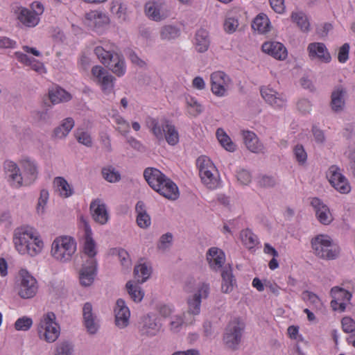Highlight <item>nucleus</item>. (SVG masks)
<instances>
[{
	"instance_id": "10",
	"label": "nucleus",
	"mask_w": 355,
	"mask_h": 355,
	"mask_svg": "<svg viewBox=\"0 0 355 355\" xmlns=\"http://www.w3.org/2000/svg\"><path fill=\"white\" fill-rule=\"evenodd\" d=\"M330 184L341 193H348L351 191L350 184L347 178L340 173L336 166H331L327 173Z\"/></svg>"
},
{
	"instance_id": "6",
	"label": "nucleus",
	"mask_w": 355,
	"mask_h": 355,
	"mask_svg": "<svg viewBox=\"0 0 355 355\" xmlns=\"http://www.w3.org/2000/svg\"><path fill=\"white\" fill-rule=\"evenodd\" d=\"M55 315L53 312H48L40 320L38 327V336L42 340L51 343L55 342L60 336V328L55 322Z\"/></svg>"
},
{
	"instance_id": "27",
	"label": "nucleus",
	"mask_w": 355,
	"mask_h": 355,
	"mask_svg": "<svg viewBox=\"0 0 355 355\" xmlns=\"http://www.w3.org/2000/svg\"><path fill=\"white\" fill-rule=\"evenodd\" d=\"M15 13L17 14V19L27 26L33 27L39 22L38 16L27 8L19 7Z\"/></svg>"
},
{
	"instance_id": "7",
	"label": "nucleus",
	"mask_w": 355,
	"mask_h": 355,
	"mask_svg": "<svg viewBox=\"0 0 355 355\" xmlns=\"http://www.w3.org/2000/svg\"><path fill=\"white\" fill-rule=\"evenodd\" d=\"M244 327V324L237 318L229 322L223 336V342L227 348L232 350L238 349Z\"/></svg>"
},
{
	"instance_id": "24",
	"label": "nucleus",
	"mask_w": 355,
	"mask_h": 355,
	"mask_svg": "<svg viewBox=\"0 0 355 355\" xmlns=\"http://www.w3.org/2000/svg\"><path fill=\"white\" fill-rule=\"evenodd\" d=\"M107 22V16L97 10H92L85 15V24L92 28H99Z\"/></svg>"
},
{
	"instance_id": "49",
	"label": "nucleus",
	"mask_w": 355,
	"mask_h": 355,
	"mask_svg": "<svg viewBox=\"0 0 355 355\" xmlns=\"http://www.w3.org/2000/svg\"><path fill=\"white\" fill-rule=\"evenodd\" d=\"M103 178L110 182H116L121 180V175L114 167L110 166L102 169Z\"/></svg>"
},
{
	"instance_id": "31",
	"label": "nucleus",
	"mask_w": 355,
	"mask_h": 355,
	"mask_svg": "<svg viewBox=\"0 0 355 355\" xmlns=\"http://www.w3.org/2000/svg\"><path fill=\"white\" fill-rule=\"evenodd\" d=\"M74 124V120L71 117L66 118L53 130V137L56 139H64L73 128Z\"/></svg>"
},
{
	"instance_id": "53",
	"label": "nucleus",
	"mask_w": 355,
	"mask_h": 355,
	"mask_svg": "<svg viewBox=\"0 0 355 355\" xmlns=\"http://www.w3.org/2000/svg\"><path fill=\"white\" fill-rule=\"evenodd\" d=\"M77 141L87 147H91L92 145V139L88 132L84 131L83 129H77L75 133Z\"/></svg>"
},
{
	"instance_id": "51",
	"label": "nucleus",
	"mask_w": 355,
	"mask_h": 355,
	"mask_svg": "<svg viewBox=\"0 0 355 355\" xmlns=\"http://www.w3.org/2000/svg\"><path fill=\"white\" fill-rule=\"evenodd\" d=\"M114 80V78L112 75L107 74L105 76L102 77V79L98 81L104 94H110L113 92Z\"/></svg>"
},
{
	"instance_id": "21",
	"label": "nucleus",
	"mask_w": 355,
	"mask_h": 355,
	"mask_svg": "<svg viewBox=\"0 0 355 355\" xmlns=\"http://www.w3.org/2000/svg\"><path fill=\"white\" fill-rule=\"evenodd\" d=\"M97 262L96 259H88L80 272V282L84 286H90L94 279Z\"/></svg>"
},
{
	"instance_id": "29",
	"label": "nucleus",
	"mask_w": 355,
	"mask_h": 355,
	"mask_svg": "<svg viewBox=\"0 0 355 355\" xmlns=\"http://www.w3.org/2000/svg\"><path fill=\"white\" fill-rule=\"evenodd\" d=\"M207 259L212 269L218 270L220 268L224 263L225 256L223 252L219 249L211 248L207 252Z\"/></svg>"
},
{
	"instance_id": "46",
	"label": "nucleus",
	"mask_w": 355,
	"mask_h": 355,
	"mask_svg": "<svg viewBox=\"0 0 355 355\" xmlns=\"http://www.w3.org/2000/svg\"><path fill=\"white\" fill-rule=\"evenodd\" d=\"M240 236L242 243L248 249L253 248L258 243L257 236L248 229L241 231Z\"/></svg>"
},
{
	"instance_id": "4",
	"label": "nucleus",
	"mask_w": 355,
	"mask_h": 355,
	"mask_svg": "<svg viewBox=\"0 0 355 355\" xmlns=\"http://www.w3.org/2000/svg\"><path fill=\"white\" fill-rule=\"evenodd\" d=\"M197 165L203 184L210 189L217 188L220 184L219 175L210 159L206 156H201L197 159Z\"/></svg>"
},
{
	"instance_id": "34",
	"label": "nucleus",
	"mask_w": 355,
	"mask_h": 355,
	"mask_svg": "<svg viewBox=\"0 0 355 355\" xmlns=\"http://www.w3.org/2000/svg\"><path fill=\"white\" fill-rule=\"evenodd\" d=\"M49 96L53 105L67 102L71 98V94L60 87L50 90Z\"/></svg>"
},
{
	"instance_id": "18",
	"label": "nucleus",
	"mask_w": 355,
	"mask_h": 355,
	"mask_svg": "<svg viewBox=\"0 0 355 355\" xmlns=\"http://www.w3.org/2000/svg\"><path fill=\"white\" fill-rule=\"evenodd\" d=\"M347 89L342 85L336 86L331 94L330 105L331 110L335 112H340L344 110L345 105V96Z\"/></svg>"
},
{
	"instance_id": "25",
	"label": "nucleus",
	"mask_w": 355,
	"mask_h": 355,
	"mask_svg": "<svg viewBox=\"0 0 355 355\" xmlns=\"http://www.w3.org/2000/svg\"><path fill=\"white\" fill-rule=\"evenodd\" d=\"M261 94L264 100L270 105L282 107L286 103V98L282 94H279L270 88H263L261 89Z\"/></svg>"
},
{
	"instance_id": "52",
	"label": "nucleus",
	"mask_w": 355,
	"mask_h": 355,
	"mask_svg": "<svg viewBox=\"0 0 355 355\" xmlns=\"http://www.w3.org/2000/svg\"><path fill=\"white\" fill-rule=\"evenodd\" d=\"M331 295L332 298L336 299L340 302L345 300L349 301L352 297V294L349 292L339 287L332 288L331 290Z\"/></svg>"
},
{
	"instance_id": "58",
	"label": "nucleus",
	"mask_w": 355,
	"mask_h": 355,
	"mask_svg": "<svg viewBox=\"0 0 355 355\" xmlns=\"http://www.w3.org/2000/svg\"><path fill=\"white\" fill-rule=\"evenodd\" d=\"M238 182L242 185H248L252 182V175L245 169L240 170L236 175Z\"/></svg>"
},
{
	"instance_id": "61",
	"label": "nucleus",
	"mask_w": 355,
	"mask_h": 355,
	"mask_svg": "<svg viewBox=\"0 0 355 355\" xmlns=\"http://www.w3.org/2000/svg\"><path fill=\"white\" fill-rule=\"evenodd\" d=\"M239 26V21L234 17L227 18L225 23L224 27L226 32L232 33L234 32Z\"/></svg>"
},
{
	"instance_id": "42",
	"label": "nucleus",
	"mask_w": 355,
	"mask_h": 355,
	"mask_svg": "<svg viewBox=\"0 0 355 355\" xmlns=\"http://www.w3.org/2000/svg\"><path fill=\"white\" fill-rule=\"evenodd\" d=\"M145 12L151 19L158 21L164 17L160 12V6L155 2H148L145 5Z\"/></svg>"
},
{
	"instance_id": "59",
	"label": "nucleus",
	"mask_w": 355,
	"mask_h": 355,
	"mask_svg": "<svg viewBox=\"0 0 355 355\" xmlns=\"http://www.w3.org/2000/svg\"><path fill=\"white\" fill-rule=\"evenodd\" d=\"M294 155L298 162L304 164L307 159V154L302 145L297 144L295 146Z\"/></svg>"
},
{
	"instance_id": "23",
	"label": "nucleus",
	"mask_w": 355,
	"mask_h": 355,
	"mask_svg": "<svg viewBox=\"0 0 355 355\" xmlns=\"http://www.w3.org/2000/svg\"><path fill=\"white\" fill-rule=\"evenodd\" d=\"M262 51L277 60H284L287 56V51L284 45L277 42H266L262 44Z\"/></svg>"
},
{
	"instance_id": "62",
	"label": "nucleus",
	"mask_w": 355,
	"mask_h": 355,
	"mask_svg": "<svg viewBox=\"0 0 355 355\" xmlns=\"http://www.w3.org/2000/svg\"><path fill=\"white\" fill-rule=\"evenodd\" d=\"M49 199V192L46 189H42L40 191V197L38 200L37 209L38 212H44V206Z\"/></svg>"
},
{
	"instance_id": "2",
	"label": "nucleus",
	"mask_w": 355,
	"mask_h": 355,
	"mask_svg": "<svg viewBox=\"0 0 355 355\" xmlns=\"http://www.w3.org/2000/svg\"><path fill=\"white\" fill-rule=\"evenodd\" d=\"M146 125L158 141L166 139L169 145L174 146L179 141V134L174 125L164 119L159 122L158 119L148 116L145 121Z\"/></svg>"
},
{
	"instance_id": "16",
	"label": "nucleus",
	"mask_w": 355,
	"mask_h": 355,
	"mask_svg": "<svg viewBox=\"0 0 355 355\" xmlns=\"http://www.w3.org/2000/svg\"><path fill=\"white\" fill-rule=\"evenodd\" d=\"M139 329L143 336H154L159 331L160 325L157 322L155 315L147 314L141 318Z\"/></svg>"
},
{
	"instance_id": "30",
	"label": "nucleus",
	"mask_w": 355,
	"mask_h": 355,
	"mask_svg": "<svg viewBox=\"0 0 355 355\" xmlns=\"http://www.w3.org/2000/svg\"><path fill=\"white\" fill-rule=\"evenodd\" d=\"M116 47L112 45L109 49L102 46H96L94 53L103 64H110L112 59L117 58Z\"/></svg>"
},
{
	"instance_id": "57",
	"label": "nucleus",
	"mask_w": 355,
	"mask_h": 355,
	"mask_svg": "<svg viewBox=\"0 0 355 355\" xmlns=\"http://www.w3.org/2000/svg\"><path fill=\"white\" fill-rule=\"evenodd\" d=\"M341 324L344 332L349 334L355 331V321L350 317H344Z\"/></svg>"
},
{
	"instance_id": "28",
	"label": "nucleus",
	"mask_w": 355,
	"mask_h": 355,
	"mask_svg": "<svg viewBox=\"0 0 355 355\" xmlns=\"http://www.w3.org/2000/svg\"><path fill=\"white\" fill-rule=\"evenodd\" d=\"M210 37L209 32L203 28H200L196 33L195 48L198 53L206 52L210 45Z\"/></svg>"
},
{
	"instance_id": "39",
	"label": "nucleus",
	"mask_w": 355,
	"mask_h": 355,
	"mask_svg": "<svg viewBox=\"0 0 355 355\" xmlns=\"http://www.w3.org/2000/svg\"><path fill=\"white\" fill-rule=\"evenodd\" d=\"M252 27L261 33L270 31V21L266 15H259L254 19Z\"/></svg>"
},
{
	"instance_id": "64",
	"label": "nucleus",
	"mask_w": 355,
	"mask_h": 355,
	"mask_svg": "<svg viewBox=\"0 0 355 355\" xmlns=\"http://www.w3.org/2000/svg\"><path fill=\"white\" fill-rule=\"evenodd\" d=\"M137 223L141 228H147L150 225V218L148 214L137 215Z\"/></svg>"
},
{
	"instance_id": "45",
	"label": "nucleus",
	"mask_w": 355,
	"mask_h": 355,
	"mask_svg": "<svg viewBox=\"0 0 355 355\" xmlns=\"http://www.w3.org/2000/svg\"><path fill=\"white\" fill-rule=\"evenodd\" d=\"M130 298L135 302H140L144 296V293L138 285H133L131 281H128L125 285Z\"/></svg>"
},
{
	"instance_id": "8",
	"label": "nucleus",
	"mask_w": 355,
	"mask_h": 355,
	"mask_svg": "<svg viewBox=\"0 0 355 355\" xmlns=\"http://www.w3.org/2000/svg\"><path fill=\"white\" fill-rule=\"evenodd\" d=\"M211 89L218 97L226 95L231 85V78L223 71H217L210 76Z\"/></svg>"
},
{
	"instance_id": "33",
	"label": "nucleus",
	"mask_w": 355,
	"mask_h": 355,
	"mask_svg": "<svg viewBox=\"0 0 355 355\" xmlns=\"http://www.w3.org/2000/svg\"><path fill=\"white\" fill-rule=\"evenodd\" d=\"M222 286L221 291L224 293H230L233 291L234 286L236 284V280L232 275V271L230 268H225L223 270L222 274Z\"/></svg>"
},
{
	"instance_id": "40",
	"label": "nucleus",
	"mask_w": 355,
	"mask_h": 355,
	"mask_svg": "<svg viewBox=\"0 0 355 355\" xmlns=\"http://www.w3.org/2000/svg\"><path fill=\"white\" fill-rule=\"evenodd\" d=\"M150 273V268H148L145 263L139 264L134 269L135 278L140 284L145 282L149 278Z\"/></svg>"
},
{
	"instance_id": "38",
	"label": "nucleus",
	"mask_w": 355,
	"mask_h": 355,
	"mask_svg": "<svg viewBox=\"0 0 355 355\" xmlns=\"http://www.w3.org/2000/svg\"><path fill=\"white\" fill-rule=\"evenodd\" d=\"M45 107L42 110H35L32 112L33 119L40 123H49L52 118V114L50 111L51 105L45 103Z\"/></svg>"
},
{
	"instance_id": "43",
	"label": "nucleus",
	"mask_w": 355,
	"mask_h": 355,
	"mask_svg": "<svg viewBox=\"0 0 355 355\" xmlns=\"http://www.w3.org/2000/svg\"><path fill=\"white\" fill-rule=\"evenodd\" d=\"M112 71L118 76H123L125 71V62L121 55L117 53V58L112 59L110 64H107Z\"/></svg>"
},
{
	"instance_id": "3",
	"label": "nucleus",
	"mask_w": 355,
	"mask_h": 355,
	"mask_svg": "<svg viewBox=\"0 0 355 355\" xmlns=\"http://www.w3.org/2000/svg\"><path fill=\"white\" fill-rule=\"evenodd\" d=\"M76 251V242L70 236L58 237L51 245L52 256L60 262L70 261Z\"/></svg>"
},
{
	"instance_id": "26",
	"label": "nucleus",
	"mask_w": 355,
	"mask_h": 355,
	"mask_svg": "<svg viewBox=\"0 0 355 355\" xmlns=\"http://www.w3.org/2000/svg\"><path fill=\"white\" fill-rule=\"evenodd\" d=\"M243 142L246 148L252 153H260L263 152L264 147L259 141L257 136L251 131H243Z\"/></svg>"
},
{
	"instance_id": "36",
	"label": "nucleus",
	"mask_w": 355,
	"mask_h": 355,
	"mask_svg": "<svg viewBox=\"0 0 355 355\" xmlns=\"http://www.w3.org/2000/svg\"><path fill=\"white\" fill-rule=\"evenodd\" d=\"M84 252L89 257L88 259H95L97 254L96 244L92 236L91 230H87L85 232V241L84 243Z\"/></svg>"
},
{
	"instance_id": "14",
	"label": "nucleus",
	"mask_w": 355,
	"mask_h": 355,
	"mask_svg": "<svg viewBox=\"0 0 355 355\" xmlns=\"http://www.w3.org/2000/svg\"><path fill=\"white\" fill-rule=\"evenodd\" d=\"M311 205L313 207L316 218L320 223L327 225L332 222L333 216L329 207L320 199L312 198Z\"/></svg>"
},
{
	"instance_id": "5",
	"label": "nucleus",
	"mask_w": 355,
	"mask_h": 355,
	"mask_svg": "<svg viewBox=\"0 0 355 355\" xmlns=\"http://www.w3.org/2000/svg\"><path fill=\"white\" fill-rule=\"evenodd\" d=\"M311 245L313 253L320 259H334L339 254L338 248L332 243L331 239L327 235H318L313 238Z\"/></svg>"
},
{
	"instance_id": "56",
	"label": "nucleus",
	"mask_w": 355,
	"mask_h": 355,
	"mask_svg": "<svg viewBox=\"0 0 355 355\" xmlns=\"http://www.w3.org/2000/svg\"><path fill=\"white\" fill-rule=\"evenodd\" d=\"M173 241V235L170 232H167L164 234H163L159 241L158 244V248L162 250H166L167 248H168L172 243Z\"/></svg>"
},
{
	"instance_id": "1",
	"label": "nucleus",
	"mask_w": 355,
	"mask_h": 355,
	"mask_svg": "<svg viewBox=\"0 0 355 355\" xmlns=\"http://www.w3.org/2000/svg\"><path fill=\"white\" fill-rule=\"evenodd\" d=\"M144 176L149 186L166 198L174 200L178 198L176 184L158 169L148 168L145 169Z\"/></svg>"
},
{
	"instance_id": "44",
	"label": "nucleus",
	"mask_w": 355,
	"mask_h": 355,
	"mask_svg": "<svg viewBox=\"0 0 355 355\" xmlns=\"http://www.w3.org/2000/svg\"><path fill=\"white\" fill-rule=\"evenodd\" d=\"M216 136L220 144L225 150L230 152H234L235 150L236 145L222 128L217 130Z\"/></svg>"
},
{
	"instance_id": "12",
	"label": "nucleus",
	"mask_w": 355,
	"mask_h": 355,
	"mask_svg": "<svg viewBox=\"0 0 355 355\" xmlns=\"http://www.w3.org/2000/svg\"><path fill=\"white\" fill-rule=\"evenodd\" d=\"M83 318L84 326L89 335H95L99 328V320L93 311L90 302H86L83 307Z\"/></svg>"
},
{
	"instance_id": "47",
	"label": "nucleus",
	"mask_w": 355,
	"mask_h": 355,
	"mask_svg": "<svg viewBox=\"0 0 355 355\" xmlns=\"http://www.w3.org/2000/svg\"><path fill=\"white\" fill-rule=\"evenodd\" d=\"M291 18L302 31H308L309 30V22L306 16L302 12H293Z\"/></svg>"
},
{
	"instance_id": "15",
	"label": "nucleus",
	"mask_w": 355,
	"mask_h": 355,
	"mask_svg": "<svg viewBox=\"0 0 355 355\" xmlns=\"http://www.w3.org/2000/svg\"><path fill=\"white\" fill-rule=\"evenodd\" d=\"M115 313V324L120 329H123L129 324L130 312L123 299L117 300Z\"/></svg>"
},
{
	"instance_id": "37",
	"label": "nucleus",
	"mask_w": 355,
	"mask_h": 355,
	"mask_svg": "<svg viewBox=\"0 0 355 355\" xmlns=\"http://www.w3.org/2000/svg\"><path fill=\"white\" fill-rule=\"evenodd\" d=\"M53 184L62 197L68 198L73 194V189L64 178L56 177Z\"/></svg>"
},
{
	"instance_id": "11",
	"label": "nucleus",
	"mask_w": 355,
	"mask_h": 355,
	"mask_svg": "<svg viewBox=\"0 0 355 355\" xmlns=\"http://www.w3.org/2000/svg\"><path fill=\"white\" fill-rule=\"evenodd\" d=\"M209 293V285L202 283L198 288L197 292L187 300L188 310L187 315H196L200 313L201 300L208 297Z\"/></svg>"
},
{
	"instance_id": "35",
	"label": "nucleus",
	"mask_w": 355,
	"mask_h": 355,
	"mask_svg": "<svg viewBox=\"0 0 355 355\" xmlns=\"http://www.w3.org/2000/svg\"><path fill=\"white\" fill-rule=\"evenodd\" d=\"M180 29L172 25H166L161 28L160 38L164 41H171L177 39L180 35Z\"/></svg>"
},
{
	"instance_id": "48",
	"label": "nucleus",
	"mask_w": 355,
	"mask_h": 355,
	"mask_svg": "<svg viewBox=\"0 0 355 355\" xmlns=\"http://www.w3.org/2000/svg\"><path fill=\"white\" fill-rule=\"evenodd\" d=\"M186 103L187 106L188 112L192 116H197L202 112V105L193 97H187Z\"/></svg>"
},
{
	"instance_id": "41",
	"label": "nucleus",
	"mask_w": 355,
	"mask_h": 355,
	"mask_svg": "<svg viewBox=\"0 0 355 355\" xmlns=\"http://www.w3.org/2000/svg\"><path fill=\"white\" fill-rule=\"evenodd\" d=\"M74 345L71 341L61 340L56 344L53 355H73Z\"/></svg>"
},
{
	"instance_id": "9",
	"label": "nucleus",
	"mask_w": 355,
	"mask_h": 355,
	"mask_svg": "<svg viewBox=\"0 0 355 355\" xmlns=\"http://www.w3.org/2000/svg\"><path fill=\"white\" fill-rule=\"evenodd\" d=\"M21 282L19 295L24 299L33 297L37 291L36 279L26 270H20Z\"/></svg>"
},
{
	"instance_id": "13",
	"label": "nucleus",
	"mask_w": 355,
	"mask_h": 355,
	"mask_svg": "<svg viewBox=\"0 0 355 355\" xmlns=\"http://www.w3.org/2000/svg\"><path fill=\"white\" fill-rule=\"evenodd\" d=\"M3 168L8 180L12 186L19 188L24 185V178L15 162L6 160L3 163Z\"/></svg>"
},
{
	"instance_id": "54",
	"label": "nucleus",
	"mask_w": 355,
	"mask_h": 355,
	"mask_svg": "<svg viewBox=\"0 0 355 355\" xmlns=\"http://www.w3.org/2000/svg\"><path fill=\"white\" fill-rule=\"evenodd\" d=\"M258 184L264 189L274 188L277 184V181L272 175H263L259 177Z\"/></svg>"
},
{
	"instance_id": "22",
	"label": "nucleus",
	"mask_w": 355,
	"mask_h": 355,
	"mask_svg": "<svg viewBox=\"0 0 355 355\" xmlns=\"http://www.w3.org/2000/svg\"><path fill=\"white\" fill-rule=\"evenodd\" d=\"M24 172V185L32 184L37 178V167L35 163L28 158L20 161Z\"/></svg>"
},
{
	"instance_id": "55",
	"label": "nucleus",
	"mask_w": 355,
	"mask_h": 355,
	"mask_svg": "<svg viewBox=\"0 0 355 355\" xmlns=\"http://www.w3.org/2000/svg\"><path fill=\"white\" fill-rule=\"evenodd\" d=\"M33 324V320L28 317H22L17 320L15 327L17 331H27Z\"/></svg>"
},
{
	"instance_id": "19",
	"label": "nucleus",
	"mask_w": 355,
	"mask_h": 355,
	"mask_svg": "<svg viewBox=\"0 0 355 355\" xmlns=\"http://www.w3.org/2000/svg\"><path fill=\"white\" fill-rule=\"evenodd\" d=\"M35 233L34 230L31 227L19 228L15 230L13 241L15 248L19 253L24 250V245L28 243L30 239H32Z\"/></svg>"
},
{
	"instance_id": "20",
	"label": "nucleus",
	"mask_w": 355,
	"mask_h": 355,
	"mask_svg": "<svg viewBox=\"0 0 355 355\" xmlns=\"http://www.w3.org/2000/svg\"><path fill=\"white\" fill-rule=\"evenodd\" d=\"M90 210L93 219L101 225L105 224L109 219V214L104 203L97 199L92 202Z\"/></svg>"
},
{
	"instance_id": "32",
	"label": "nucleus",
	"mask_w": 355,
	"mask_h": 355,
	"mask_svg": "<svg viewBox=\"0 0 355 355\" xmlns=\"http://www.w3.org/2000/svg\"><path fill=\"white\" fill-rule=\"evenodd\" d=\"M24 250L21 251V254H28L31 257H34L39 254L43 248V242L39 239L38 236L35 234L30 239L28 243L24 245Z\"/></svg>"
},
{
	"instance_id": "17",
	"label": "nucleus",
	"mask_w": 355,
	"mask_h": 355,
	"mask_svg": "<svg viewBox=\"0 0 355 355\" xmlns=\"http://www.w3.org/2000/svg\"><path fill=\"white\" fill-rule=\"evenodd\" d=\"M307 51L309 56L312 60L318 59L324 63H328L331 61V55L323 43H311L307 47Z\"/></svg>"
},
{
	"instance_id": "63",
	"label": "nucleus",
	"mask_w": 355,
	"mask_h": 355,
	"mask_svg": "<svg viewBox=\"0 0 355 355\" xmlns=\"http://www.w3.org/2000/svg\"><path fill=\"white\" fill-rule=\"evenodd\" d=\"M349 45L347 43L344 44L339 49L338 59L341 63L345 62L349 58Z\"/></svg>"
},
{
	"instance_id": "50",
	"label": "nucleus",
	"mask_w": 355,
	"mask_h": 355,
	"mask_svg": "<svg viewBox=\"0 0 355 355\" xmlns=\"http://www.w3.org/2000/svg\"><path fill=\"white\" fill-rule=\"evenodd\" d=\"M191 319H187V314H184V318L180 315H175L171 318L170 329L173 332H178L184 324L191 323Z\"/></svg>"
},
{
	"instance_id": "60",
	"label": "nucleus",
	"mask_w": 355,
	"mask_h": 355,
	"mask_svg": "<svg viewBox=\"0 0 355 355\" xmlns=\"http://www.w3.org/2000/svg\"><path fill=\"white\" fill-rule=\"evenodd\" d=\"M118 256L121 265L128 269L131 266V260L128 252L123 249H119L118 250Z\"/></svg>"
}]
</instances>
